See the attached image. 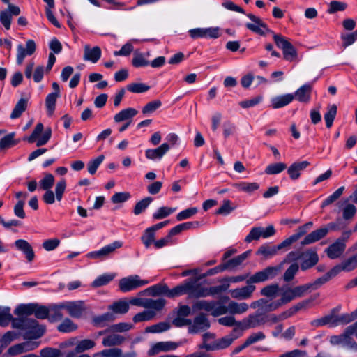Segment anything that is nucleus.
Instances as JSON below:
<instances>
[{"mask_svg":"<svg viewBox=\"0 0 357 357\" xmlns=\"http://www.w3.org/2000/svg\"><path fill=\"white\" fill-rule=\"evenodd\" d=\"M254 23H246L245 26L250 31L261 36L266 32L273 33V40L277 47L282 50L284 59L288 61H294L297 59V51L291 42L281 34L274 33L261 19L252 13L246 15Z\"/></svg>","mask_w":357,"mask_h":357,"instance_id":"1","label":"nucleus"},{"mask_svg":"<svg viewBox=\"0 0 357 357\" xmlns=\"http://www.w3.org/2000/svg\"><path fill=\"white\" fill-rule=\"evenodd\" d=\"M280 266H267L250 276L247 280V285L230 291L233 298L245 300L252 297L256 289L255 284L262 283L274 279L280 271Z\"/></svg>","mask_w":357,"mask_h":357,"instance_id":"2","label":"nucleus"},{"mask_svg":"<svg viewBox=\"0 0 357 357\" xmlns=\"http://www.w3.org/2000/svg\"><path fill=\"white\" fill-rule=\"evenodd\" d=\"M201 278H189L174 288L169 289V298L187 294L189 298H198L199 280Z\"/></svg>","mask_w":357,"mask_h":357,"instance_id":"3","label":"nucleus"},{"mask_svg":"<svg viewBox=\"0 0 357 357\" xmlns=\"http://www.w3.org/2000/svg\"><path fill=\"white\" fill-rule=\"evenodd\" d=\"M267 322L268 314L260 311V310H257L239 321L238 323V328L243 331L250 328H259Z\"/></svg>","mask_w":357,"mask_h":357,"instance_id":"4","label":"nucleus"},{"mask_svg":"<svg viewBox=\"0 0 357 357\" xmlns=\"http://www.w3.org/2000/svg\"><path fill=\"white\" fill-rule=\"evenodd\" d=\"M242 335V332L238 328H234L229 334L215 340L211 342V344L204 345L205 350L206 351H215L225 349L229 347L234 340H237Z\"/></svg>","mask_w":357,"mask_h":357,"instance_id":"5","label":"nucleus"},{"mask_svg":"<svg viewBox=\"0 0 357 357\" xmlns=\"http://www.w3.org/2000/svg\"><path fill=\"white\" fill-rule=\"evenodd\" d=\"M192 309L195 311L203 310L208 312H210L213 317L225 314L226 312L225 306L220 305V302L215 301H197L193 304Z\"/></svg>","mask_w":357,"mask_h":357,"instance_id":"6","label":"nucleus"},{"mask_svg":"<svg viewBox=\"0 0 357 357\" xmlns=\"http://www.w3.org/2000/svg\"><path fill=\"white\" fill-rule=\"evenodd\" d=\"M340 229L338 225L335 222H330L325 227L314 230L307 234L301 241L303 245L315 243L325 237L329 231H337Z\"/></svg>","mask_w":357,"mask_h":357,"instance_id":"7","label":"nucleus"},{"mask_svg":"<svg viewBox=\"0 0 357 357\" xmlns=\"http://www.w3.org/2000/svg\"><path fill=\"white\" fill-rule=\"evenodd\" d=\"M45 331L44 326L40 325L36 319H29L24 330L23 337L26 340H36L42 337Z\"/></svg>","mask_w":357,"mask_h":357,"instance_id":"8","label":"nucleus"},{"mask_svg":"<svg viewBox=\"0 0 357 357\" xmlns=\"http://www.w3.org/2000/svg\"><path fill=\"white\" fill-rule=\"evenodd\" d=\"M149 282L148 280H141L139 275H134L121 279L119 286L121 291L128 292L144 286Z\"/></svg>","mask_w":357,"mask_h":357,"instance_id":"9","label":"nucleus"},{"mask_svg":"<svg viewBox=\"0 0 357 357\" xmlns=\"http://www.w3.org/2000/svg\"><path fill=\"white\" fill-rule=\"evenodd\" d=\"M122 245L123 243L121 241H116L111 244L104 246L99 250L89 252L86 255V257L91 259L102 260L103 259L109 257L116 251V249L121 248Z\"/></svg>","mask_w":357,"mask_h":357,"instance_id":"10","label":"nucleus"},{"mask_svg":"<svg viewBox=\"0 0 357 357\" xmlns=\"http://www.w3.org/2000/svg\"><path fill=\"white\" fill-rule=\"evenodd\" d=\"M188 33L192 39L199 38H218L220 36V30L218 27L196 28L189 30Z\"/></svg>","mask_w":357,"mask_h":357,"instance_id":"11","label":"nucleus"},{"mask_svg":"<svg viewBox=\"0 0 357 357\" xmlns=\"http://www.w3.org/2000/svg\"><path fill=\"white\" fill-rule=\"evenodd\" d=\"M229 287V284L224 283L221 285L206 287L199 282L198 298L215 296L226 291Z\"/></svg>","mask_w":357,"mask_h":357,"instance_id":"12","label":"nucleus"},{"mask_svg":"<svg viewBox=\"0 0 357 357\" xmlns=\"http://www.w3.org/2000/svg\"><path fill=\"white\" fill-rule=\"evenodd\" d=\"M210 327V322L204 313H200L194 318L193 322L191 323L188 328L190 333H197L206 331Z\"/></svg>","mask_w":357,"mask_h":357,"instance_id":"13","label":"nucleus"},{"mask_svg":"<svg viewBox=\"0 0 357 357\" xmlns=\"http://www.w3.org/2000/svg\"><path fill=\"white\" fill-rule=\"evenodd\" d=\"M36 50V45L33 40H28L26 42V47L22 44H19L17 47V58L16 61L18 65L22 64L24 58L26 56L32 55Z\"/></svg>","mask_w":357,"mask_h":357,"instance_id":"14","label":"nucleus"},{"mask_svg":"<svg viewBox=\"0 0 357 357\" xmlns=\"http://www.w3.org/2000/svg\"><path fill=\"white\" fill-rule=\"evenodd\" d=\"M61 307L73 318L81 317L85 311L84 303L82 301L63 302Z\"/></svg>","mask_w":357,"mask_h":357,"instance_id":"15","label":"nucleus"},{"mask_svg":"<svg viewBox=\"0 0 357 357\" xmlns=\"http://www.w3.org/2000/svg\"><path fill=\"white\" fill-rule=\"evenodd\" d=\"M20 14V8L19 6L8 3V10H3L0 13V22L6 29H10L12 16H17Z\"/></svg>","mask_w":357,"mask_h":357,"instance_id":"16","label":"nucleus"},{"mask_svg":"<svg viewBox=\"0 0 357 357\" xmlns=\"http://www.w3.org/2000/svg\"><path fill=\"white\" fill-rule=\"evenodd\" d=\"M168 143H163L156 149H147L145 151L146 158L149 160H160L169 150Z\"/></svg>","mask_w":357,"mask_h":357,"instance_id":"17","label":"nucleus"},{"mask_svg":"<svg viewBox=\"0 0 357 357\" xmlns=\"http://www.w3.org/2000/svg\"><path fill=\"white\" fill-rule=\"evenodd\" d=\"M180 344L174 342H160L151 347L148 354L153 356L160 351H168L176 349Z\"/></svg>","mask_w":357,"mask_h":357,"instance_id":"18","label":"nucleus"},{"mask_svg":"<svg viewBox=\"0 0 357 357\" xmlns=\"http://www.w3.org/2000/svg\"><path fill=\"white\" fill-rule=\"evenodd\" d=\"M312 91V85L305 84L296 91L294 98L301 102L307 103L310 100Z\"/></svg>","mask_w":357,"mask_h":357,"instance_id":"19","label":"nucleus"},{"mask_svg":"<svg viewBox=\"0 0 357 357\" xmlns=\"http://www.w3.org/2000/svg\"><path fill=\"white\" fill-rule=\"evenodd\" d=\"M15 246L18 250L22 251L29 261H32L35 257L34 251L31 244L26 240L18 239L15 241Z\"/></svg>","mask_w":357,"mask_h":357,"instance_id":"20","label":"nucleus"},{"mask_svg":"<svg viewBox=\"0 0 357 357\" xmlns=\"http://www.w3.org/2000/svg\"><path fill=\"white\" fill-rule=\"evenodd\" d=\"M346 248L345 243L340 241H335L329 247L326 249L327 256L331 259H337L343 253Z\"/></svg>","mask_w":357,"mask_h":357,"instance_id":"21","label":"nucleus"},{"mask_svg":"<svg viewBox=\"0 0 357 357\" xmlns=\"http://www.w3.org/2000/svg\"><path fill=\"white\" fill-rule=\"evenodd\" d=\"M357 267V254L351 256L347 260L343 261L341 264L333 267L337 275L341 271H351Z\"/></svg>","mask_w":357,"mask_h":357,"instance_id":"22","label":"nucleus"},{"mask_svg":"<svg viewBox=\"0 0 357 357\" xmlns=\"http://www.w3.org/2000/svg\"><path fill=\"white\" fill-rule=\"evenodd\" d=\"M303 261L301 264V268L302 271H306L314 266H315L319 261V256L315 251H307L304 252Z\"/></svg>","mask_w":357,"mask_h":357,"instance_id":"23","label":"nucleus"},{"mask_svg":"<svg viewBox=\"0 0 357 357\" xmlns=\"http://www.w3.org/2000/svg\"><path fill=\"white\" fill-rule=\"evenodd\" d=\"M310 324L312 326H314L316 328L320 327V326H329L330 327H335V326H337L336 315H333V314H331V312H329V314L325 315L324 317L312 320L310 322Z\"/></svg>","mask_w":357,"mask_h":357,"instance_id":"24","label":"nucleus"},{"mask_svg":"<svg viewBox=\"0 0 357 357\" xmlns=\"http://www.w3.org/2000/svg\"><path fill=\"white\" fill-rule=\"evenodd\" d=\"M125 341L126 338L123 335L112 333L103 337L102 344L105 347H116L121 345Z\"/></svg>","mask_w":357,"mask_h":357,"instance_id":"25","label":"nucleus"},{"mask_svg":"<svg viewBox=\"0 0 357 357\" xmlns=\"http://www.w3.org/2000/svg\"><path fill=\"white\" fill-rule=\"evenodd\" d=\"M309 165L310 162L307 161L294 162L288 168L287 173L291 179L296 180L299 178L301 172L305 169Z\"/></svg>","mask_w":357,"mask_h":357,"instance_id":"26","label":"nucleus"},{"mask_svg":"<svg viewBox=\"0 0 357 357\" xmlns=\"http://www.w3.org/2000/svg\"><path fill=\"white\" fill-rule=\"evenodd\" d=\"M294 99V94L287 93L282 96H278L271 99V107L273 109L283 107L291 103Z\"/></svg>","mask_w":357,"mask_h":357,"instance_id":"27","label":"nucleus"},{"mask_svg":"<svg viewBox=\"0 0 357 357\" xmlns=\"http://www.w3.org/2000/svg\"><path fill=\"white\" fill-rule=\"evenodd\" d=\"M101 56V50L99 47L96 46L90 48L89 45H85L84 50V59L90 61L92 63H96Z\"/></svg>","mask_w":357,"mask_h":357,"instance_id":"28","label":"nucleus"},{"mask_svg":"<svg viewBox=\"0 0 357 357\" xmlns=\"http://www.w3.org/2000/svg\"><path fill=\"white\" fill-rule=\"evenodd\" d=\"M138 111L134 108L129 107L121 110L114 116L116 123H120L124 121H131V119L137 114Z\"/></svg>","mask_w":357,"mask_h":357,"instance_id":"29","label":"nucleus"},{"mask_svg":"<svg viewBox=\"0 0 357 357\" xmlns=\"http://www.w3.org/2000/svg\"><path fill=\"white\" fill-rule=\"evenodd\" d=\"M226 309L225 314L229 312L231 314H243L248 310V305L245 303H238L235 301H230L227 306H225Z\"/></svg>","mask_w":357,"mask_h":357,"instance_id":"30","label":"nucleus"},{"mask_svg":"<svg viewBox=\"0 0 357 357\" xmlns=\"http://www.w3.org/2000/svg\"><path fill=\"white\" fill-rule=\"evenodd\" d=\"M62 303L59 304H52L49 305V321L51 322H55L61 320L63 315L61 313L62 310H65L62 307Z\"/></svg>","mask_w":357,"mask_h":357,"instance_id":"31","label":"nucleus"},{"mask_svg":"<svg viewBox=\"0 0 357 357\" xmlns=\"http://www.w3.org/2000/svg\"><path fill=\"white\" fill-rule=\"evenodd\" d=\"M251 251L248 250L236 257L227 260L224 263L226 270L234 268L240 266L250 255Z\"/></svg>","mask_w":357,"mask_h":357,"instance_id":"32","label":"nucleus"},{"mask_svg":"<svg viewBox=\"0 0 357 357\" xmlns=\"http://www.w3.org/2000/svg\"><path fill=\"white\" fill-rule=\"evenodd\" d=\"M116 319L115 315L112 312H107L100 316H97L93 318V324L94 326L98 327H104L108 323L114 321Z\"/></svg>","mask_w":357,"mask_h":357,"instance_id":"33","label":"nucleus"},{"mask_svg":"<svg viewBox=\"0 0 357 357\" xmlns=\"http://www.w3.org/2000/svg\"><path fill=\"white\" fill-rule=\"evenodd\" d=\"M130 308L129 303L124 300H119L114 302L109 306V309L112 310V313L123 314L128 312Z\"/></svg>","mask_w":357,"mask_h":357,"instance_id":"34","label":"nucleus"},{"mask_svg":"<svg viewBox=\"0 0 357 357\" xmlns=\"http://www.w3.org/2000/svg\"><path fill=\"white\" fill-rule=\"evenodd\" d=\"M336 275L337 273L333 268L323 276L317 278L313 282L309 283V285H312L311 289L315 290Z\"/></svg>","mask_w":357,"mask_h":357,"instance_id":"35","label":"nucleus"},{"mask_svg":"<svg viewBox=\"0 0 357 357\" xmlns=\"http://www.w3.org/2000/svg\"><path fill=\"white\" fill-rule=\"evenodd\" d=\"M152 296H157L161 294H165L168 296L169 288L166 284H158L151 286L144 291Z\"/></svg>","mask_w":357,"mask_h":357,"instance_id":"36","label":"nucleus"},{"mask_svg":"<svg viewBox=\"0 0 357 357\" xmlns=\"http://www.w3.org/2000/svg\"><path fill=\"white\" fill-rule=\"evenodd\" d=\"M279 291H280V286L278 284L275 283L263 287L260 291V294L261 296L273 299L278 295Z\"/></svg>","mask_w":357,"mask_h":357,"instance_id":"37","label":"nucleus"},{"mask_svg":"<svg viewBox=\"0 0 357 357\" xmlns=\"http://www.w3.org/2000/svg\"><path fill=\"white\" fill-rule=\"evenodd\" d=\"M278 250L277 246L264 244L259 248L256 254L264 256L265 259H268L275 255Z\"/></svg>","mask_w":357,"mask_h":357,"instance_id":"38","label":"nucleus"},{"mask_svg":"<svg viewBox=\"0 0 357 357\" xmlns=\"http://www.w3.org/2000/svg\"><path fill=\"white\" fill-rule=\"evenodd\" d=\"M280 291L281 298H280V301L282 305L290 303L291 301L296 298L294 291L292 287H290L289 286H283L280 289Z\"/></svg>","mask_w":357,"mask_h":357,"instance_id":"39","label":"nucleus"},{"mask_svg":"<svg viewBox=\"0 0 357 357\" xmlns=\"http://www.w3.org/2000/svg\"><path fill=\"white\" fill-rule=\"evenodd\" d=\"M34 304L35 303L19 305L15 308L14 313L16 315H17L19 317H23L24 316H29V315L33 314Z\"/></svg>","mask_w":357,"mask_h":357,"instance_id":"40","label":"nucleus"},{"mask_svg":"<svg viewBox=\"0 0 357 357\" xmlns=\"http://www.w3.org/2000/svg\"><path fill=\"white\" fill-rule=\"evenodd\" d=\"M115 274L106 273L98 276L91 284L93 288H98L109 284L114 280Z\"/></svg>","mask_w":357,"mask_h":357,"instance_id":"41","label":"nucleus"},{"mask_svg":"<svg viewBox=\"0 0 357 357\" xmlns=\"http://www.w3.org/2000/svg\"><path fill=\"white\" fill-rule=\"evenodd\" d=\"M28 100L25 98H21L15 105L10 114L11 119L19 118L22 114L26 109Z\"/></svg>","mask_w":357,"mask_h":357,"instance_id":"42","label":"nucleus"},{"mask_svg":"<svg viewBox=\"0 0 357 357\" xmlns=\"http://www.w3.org/2000/svg\"><path fill=\"white\" fill-rule=\"evenodd\" d=\"M153 198L151 197H146L139 202H137L133 208V213L135 215H138L144 213L150 204L152 202Z\"/></svg>","mask_w":357,"mask_h":357,"instance_id":"43","label":"nucleus"},{"mask_svg":"<svg viewBox=\"0 0 357 357\" xmlns=\"http://www.w3.org/2000/svg\"><path fill=\"white\" fill-rule=\"evenodd\" d=\"M156 315V313L153 310H144L142 312L136 314L132 321L135 323L148 321L152 320Z\"/></svg>","mask_w":357,"mask_h":357,"instance_id":"44","label":"nucleus"},{"mask_svg":"<svg viewBox=\"0 0 357 357\" xmlns=\"http://www.w3.org/2000/svg\"><path fill=\"white\" fill-rule=\"evenodd\" d=\"M234 186L237 190L247 192V193H252L254 191H255L259 188V185L255 182H254V183L241 182V183H234Z\"/></svg>","mask_w":357,"mask_h":357,"instance_id":"45","label":"nucleus"},{"mask_svg":"<svg viewBox=\"0 0 357 357\" xmlns=\"http://www.w3.org/2000/svg\"><path fill=\"white\" fill-rule=\"evenodd\" d=\"M349 199H347L344 202L345 206L342 208V217L345 220H351L354 217L357 211L354 204L347 203Z\"/></svg>","mask_w":357,"mask_h":357,"instance_id":"46","label":"nucleus"},{"mask_svg":"<svg viewBox=\"0 0 357 357\" xmlns=\"http://www.w3.org/2000/svg\"><path fill=\"white\" fill-rule=\"evenodd\" d=\"M13 319V315L10 313V307L0 306V326H8Z\"/></svg>","mask_w":357,"mask_h":357,"instance_id":"47","label":"nucleus"},{"mask_svg":"<svg viewBox=\"0 0 357 357\" xmlns=\"http://www.w3.org/2000/svg\"><path fill=\"white\" fill-rule=\"evenodd\" d=\"M166 301L164 298H158L155 300L147 298L145 308L160 311L164 307Z\"/></svg>","mask_w":357,"mask_h":357,"instance_id":"48","label":"nucleus"},{"mask_svg":"<svg viewBox=\"0 0 357 357\" xmlns=\"http://www.w3.org/2000/svg\"><path fill=\"white\" fill-rule=\"evenodd\" d=\"M95 346L96 342L92 340L84 339L80 341L78 340L75 351L77 353H82L86 350L93 349Z\"/></svg>","mask_w":357,"mask_h":357,"instance_id":"49","label":"nucleus"},{"mask_svg":"<svg viewBox=\"0 0 357 357\" xmlns=\"http://www.w3.org/2000/svg\"><path fill=\"white\" fill-rule=\"evenodd\" d=\"M155 231L151 227L147 228L141 237V240L146 248H149L155 242Z\"/></svg>","mask_w":357,"mask_h":357,"instance_id":"50","label":"nucleus"},{"mask_svg":"<svg viewBox=\"0 0 357 357\" xmlns=\"http://www.w3.org/2000/svg\"><path fill=\"white\" fill-rule=\"evenodd\" d=\"M337 114V106L335 105H331L328 107L327 112L324 114V120L326 121V126L328 128H330L333 123Z\"/></svg>","mask_w":357,"mask_h":357,"instance_id":"51","label":"nucleus"},{"mask_svg":"<svg viewBox=\"0 0 357 357\" xmlns=\"http://www.w3.org/2000/svg\"><path fill=\"white\" fill-rule=\"evenodd\" d=\"M59 96L49 93L45 99V106L49 116H52L55 110L56 102Z\"/></svg>","mask_w":357,"mask_h":357,"instance_id":"52","label":"nucleus"},{"mask_svg":"<svg viewBox=\"0 0 357 357\" xmlns=\"http://www.w3.org/2000/svg\"><path fill=\"white\" fill-rule=\"evenodd\" d=\"M15 133H9L0 139V149H6L17 144L14 139Z\"/></svg>","mask_w":357,"mask_h":357,"instance_id":"53","label":"nucleus"},{"mask_svg":"<svg viewBox=\"0 0 357 357\" xmlns=\"http://www.w3.org/2000/svg\"><path fill=\"white\" fill-rule=\"evenodd\" d=\"M171 325L169 322H160L158 324L151 325L146 327V332L147 333H162L169 330Z\"/></svg>","mask_w":357,"mask_h":357,"instance_id":"54","label":"nucleus"},{"mask_svg":"<svg viewBox=\"0 0 357 357\" xmlns=\"http://www.w3.org/2000/svg\"><path fill=\"white\" fill-rule=\"evenodd\" d=\"M287 168V165L284 162L272 163L268 165L265 169V173L267 174H277Z\"/></svg>","mask_w":357,"mask_h":357,"instance_id":"55","label":"nucleus"},{"mask_svg":"<svg viewBox=\"0 0 357 357\" xmlns=\"http://www.w3.org/2000/svg\"><path fill=\"white\" fill-rule=\"evenodd\" d=\"M77 328V325L68 318L65 319L57 327L58 331L63 333H70Z\"/></svg>","mask_w":357,"mask_h":357,"instance_id":"56","label":"nucleus"},{"mask_svg":"<svg viewBox=\"0 0 357 357\" xmlns=\"http://www.w3.org/2000/svg\"><path fill=\"white\" fill-rule=\"evenodd\" d=\"M33 314L37 319H45L49 318V306L46 307L39 304H34Z\"/></svg>","mask_w":357,"mask_h":357,"instance_id":"57","label":"nucleus"},{"mask_svg":"<svg viewBox=\"0 0 357 357\" xmlns=\"http://www.w3.org/2000/svg\"><path fill=\"white\" fill-rule=\"evenodd\" d=\"M132 64L136 68H140L147 66L149 65V62L145 55L142 53L135 52L132 60Z\"/></svg>","mask_w":357,"mask_h":357,"instance_id":"58","label":"nucleus"},{"mask_svg":"<svg viewBox=\"0 0 357 357\" xmlns=\"http://www.w3.org/2000/svg\"><path fill=\"white\" fill-rule=\"evenodd\" d=\"M176 211L175 208H169L167 206H162L159 208L156 212L153 214V218L154 220L163 219Z\"/></svg>","mask_w":357,"mask_h":357,"instance_id":"59","label":"nucleus"},{"mask_svg":"<svg viewBox=\"0 0 357 357\" xmlns=\"http://www.w3.org/2000/svg\"><path fill=\"white\" fill-rule=\"evenodd\" d=\"M356 318L354 311L351 313L342 314L340 315H336V323L338 325H346Z\"/></svg>","mask_w":357,"mask_h":357,"instance_id":"60","label":"nucleus"},{"mask_svg":"<svg viewBox=\"0 0 357 357\" xmlns=\"http://www.w3.org/2000/svg\"><path fill=\"white\" fill-rule=\"evenodd\" d=\"M299 269V266L297 263L292 264L284 272L283 275V280L286 282H291Z\"/></svg>","mask_w":357,"mask_h":357,"instance_id":"61","label":"nucleus"},{"mask_svg":"<svg viewBox=\"0 0 357 357\" xmlns=\"http://www.w3.org/2000/svg\"><path fill=\"white\" fill-rule=\"evenodd\" d=\"M344 190V187L342 186L339 188L337 190H336L332 195L328 196L323 202L321 204V207L324 208L326 206H328L335 202L337 199H338L343 194V192Z\"/></svg>","mask_w":357,"mask_h":357,"instance_id":"62","label":"nucleus"},{"mask_svg":"<svg viewBox=\"0 0 357 357\" xmlns=\"http://www.w3.org/2000/svg\"><path fill=\"white\" fill-rule=\"evenodd\" d=\"M104 159L105 156L103 155H100L96 158L90 160L87 164V169L89 173L91 175H93L96 172L97 169L102 162Z\"/></svg>","mask_w":357,"mask_h":357,"instance_id":"63","label":"nucleus"},{"mask_svg":"<svg viewBox=\"0 0 357 357\" xmlns=\"http://www.w3.org/2000/svg\"><path fill=\"white\" fill-rule=\"evenodd\" d=\"M54 183V177L51 174H47L40 181V188L44 190H50Z\"/></svg>","mask_w":357,"mask_h":357,"instance_id":"64","label":"nucleus"}]
</instances>
